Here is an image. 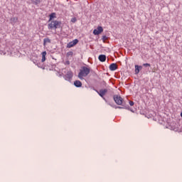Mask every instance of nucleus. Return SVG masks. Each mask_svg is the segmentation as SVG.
Instances as JSON below:
<instances>
[{"label": "nucleus", "mask_w": 182, "mask_h": 182, "mask_svg": "<svg viewBox=\"0 0 182 182\" xmlns=\"http://www.w3.org/2000/svg\"><path fill=\"white\" fill-rule=\"evenodd\" d=\"M89 73H90V68L83 66L80 70V73H78V77L82 80L83 77H86V76H87Z\"/></svg>", "instance_id": "1"}, {"label": "nucleus", "mask_w": 182, "mask_h": 182, "mask_svg": "<svg viewBox=\"0 0 182 182\" xmlns=\"http://www.w3.org/2000/svg\"><path fill=\"white\" fill-rule=\"evenodd\" d=\"M60 25H62V22L60 21H58L56 20L51 21L50 23L48 24V28L50 31H52L53 29H55V31H56V29H58V28H60Z\"/></svg>", "instance_id": "2"}, {"label": "nucleus", "mask_w": 182, "mask_h": 182, "mask_svg": "<svg viewBox=\"0 0 182 182\" xmlns=\"http://www.w3.org/2000/svg\"><path fill=\"white\" fill-rule=\"evenodd\" d=\"M114 100L117 105H122L123 104V98L119 95H114Z\"/></svg>", "instance_id": "3"}, {"label": "nucleus", "mask_w": 182, "mask_h": 182, "mask_svg": "<svg viewBox=\"0 0 182 182\" xmlns=\"http://www.w3.org/2000/svg\"><path fill=\"white\" fill-rule=\"evenodd\" d=\"M95 92H97L102 99H105V96L106 95V93H107V89H102L100 90V91L95 90Z\"/></svg>", "instance_id": "4"}, {"label": "nucleus", "mask_w": 182, "mask_h": 182, "mask_svg": "<svg viewBox=\"0 0 182 182\" xmlns=\"http://www.w3.org/2000/svg\"><path fill=\"white\" fill-rule=\"evenodd\" d=\"M77 43H79V40L75 39L67 44V48H73V46H75V45H77Z\"/></svg>", "instance_id": "5"}, {"label": "nucleus", "mask_w": 182, "mask_h": 182, "mask_svg": "<svg viewBox=\"0 0 182 182\" xmlns=\"http://www.w3.org/2000/svg\"><path fill=\"white\" fill-rule=\"evenodd\" d=\"M102 32H103V27H102V26H98L97 28V29H95L93 31L94 35H100V33H102Z\"/></svg>", "instance_id": "6"}, {"label": "nucleus", "mask_w": 182, "mask_h": 182, "mask_svg": "<svg viewBox=\"0 0 182 182\" xmlns=\"http://www.w3.org/2000/svg\"><path fill=\"white\" fill-rule=\"evenodd\" d=\"M73 77V73L72 71H68L65 75L66 80H70Z\"/></svg>", "instance_id": "7"}, {"label": "nucleus", "mask_w": 182, "mask_h": 182, "mask_svg": "<svg viewBox=\"0 0 182 182\" xmlns=\"http://www.w3.org/2000/svg\"><path fill=\"white\" fill-rule=\"evenodd\" d=\"M143 69V67L141 65H135V73L136 75H139L140 73V70Z\"/></svg>", "instance_id": "8"}, {"label": "nucleus", "mask_w": 182, "mask_h": 182, "mask_svg": "<svg viewBox=\"0 0 182 182\" xmlns=\"http://www.w3.org/2000/svg\"><path fill=\"white\" fill-rule=\"evenodd\" d=\"M117 69V64L116 63H112L110 65H109V70H112V71H114Z\"/></svg>", "instance_id": "9"}, {"label": "nucleus", "mask_w": 182, "mask_h": 182, "mask_svg": "<svg viewBox=\"0 0 182 182\" xmlns=\"http://www.w3.org/2000/svg\"><path fill=\"white\" fill-rule=\"evenodd\" d=\"M100 62H106V55H100L98 57Z\"/></svg>", "instance_id": "10"}, {"label": "nucleus", "mask_w": 182, "mask_h": 182, "mask_svg": "<svg viewBox=\"0 0 182 182\" xmlns=\"http://www.w3.org/2000/svg\"><path fill=\"white\" fill-rule=\"evenodd\" d=\"M74 85L76 87H82V82H80V80H75L74 82Z\"/></svg>", "instance_id": "11"}, {"label": "nucleus", "mask_w": 182, "mask_h": 182, "mask_svg": "<svg viewBox=\"0 0 182 182\" xmlns=\"http://www.w3.org/2000/svg\"><path fill=\"white\" fill-rule=\"evenodd\" d=\"M51 41L49 38H46L43 39V46H46V43H50Z\"/></svg>", "instance_id": "12"}, {"label": "nucleus", "mask_w": 182, "mask_h": 182, "mask_svg": "<svg viewBox=\"0 0 182 182\" xmlns=\"http://www.w3.org/2000/svg\"><path fill=\"white\" fill-rule=\"evenodd\" d=\"M41 55H42L41 62H45V60H46V51H43Z\"/></svg>", "instance_id": "13"}, {"label": "nucleus", "mask_w": 182, "mask_h": 182, "mask_svg": "<svg viewBox=\"0 0 182 182\" xmlns=\"http://www.w3.org/2000/svg\"><path fill=\"white\" fill-rule=\"evenodd\" d=\"M53 18H56V13H52L50 14V18L48 22H50V21H52Z\"/></svg>", "instance_id": "14"}, {"label": "nucleus", "mask_w": 182, "mask_h": 182, "mask_svg": "<svg viewBox=\"0 0 182 182\" xmlns=\"http://www.w3.org/2000/svg\"><path fill=\"white\" fill-rule=\"evenodd\" d=\"M11 23H16L18 22V18L17 17H13L11 18Z\"/></svg>", "instance_id": "15"}, {"label": "nucleus", "mask_w": 182, "mask_h": 182, "mask_svg": "<svg viewBox=\"0 0 182 182\" xmlns=\"http://www.w3.org/2000/svg\"><path fill=\"white\" fill-rule=\"evenodd\" d=\"M33 4H35V5H38V4H41V0H32Z\"/></svg>", "instance_id": "16"}, {"label": "nucleus", "mask_w": 182, "mask_h": 182, "mask_svg": "<svg viewBox=\"0 0 182 182\" xmlns=\"http://www.w3.org/2000/svg\"><path fill=\"white\" fill-rule=\"evenodd\" d=\"M102 40L103 41V42L107 41V36H103L102 38Z\"/></svg>", "instance_id": "17"}, {"label": "nucleus", "mask_w": 182, "mask_h": 182, "mask_svg": "<svg viewBox=\"0 0 182 182\" xmlns=\"http://www.w3.org/2000/svg\"><path fill=\"white\" fill-rule=\"evenodd\" d=\"M143 66H144L145 68H147V67L150 68L151 65H150V63H144Z\"/></svg>", "instance_id": "18"}, {"label": "nucleus", "mask_w": 182, "mask_h": 182, "mask_svg": "<svg viewBox=\"0 0 182 182\" xmlns=\"http://www.w3.org/2000/svg\"><path fill=\"white\" fill-rule=\"evenodd\" d=\"M129 105H130V106H134V102H133V101H129Z\"/></svg>", "instance_id": "19"}, {"label": "nucleus", "mask_w": 182, "mask_h": 182, "mask_svg": "<svg viewBox=\"0 0 182 182\" xmlns=\"http://www.w3.org/2000/svg\"><path fill=\"white\" fill-rule=\"evenodd\" d=\"M117 109H129V106L125 107H118Z\"/></svg>", "instance_id": "20"}, {"label": "nucleus", "mask_w": 182, "mask_h": 182, "mask_svg": "<svg viewBox=\"0 0 182 182\" xmlns=\"http://www.w3.org/2000/svg\"><path fill=\"white\" fill-rule=\"evenodd\" d=\"M72 22H76V18H73Z\"/></svg>", "instance_id": "21"}, {"label": "nucleus", "mask_w": 182, "mask_h": 182, "mask_svg": "<svg viewBox=\"0 0 182 182\" xmlns=\"http://www.w3.org/2000/svg\"><path fill=\"white\" fill-rule=\"evenodd\" d=\"M73 52H69V53H68V55H73Z\"/></svg>", "instance_id": "22"}, {"label": "nucleus", "mask_w": 182, "mask_h": 182, "mask_svg": "<svg viewBox=\"0 0 182 182\" xmlns=\"http://www.w3.org/2000/svg\"><path fill=\"white\" fill-rule=\"evenodd\" d=\"M181 116L182 117V112H181Z\"/></svg>", "instance_id": "23"}]
</instances>
